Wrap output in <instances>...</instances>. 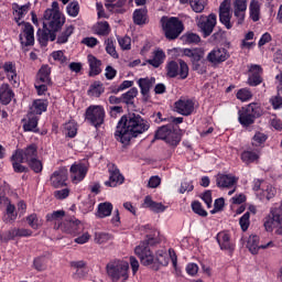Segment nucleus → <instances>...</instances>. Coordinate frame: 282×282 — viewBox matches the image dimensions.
Segmentation results:
<instances>
[{
	"instance_id": "1",
	"label": "nucleus",
	"mask_w": 282,
	"mask_h": 282,
	"mask_svg": "<svg viewBox=\"0 0 282 282\" xmlns=\"http://www.w3.org/2000/svg\"><path fill=\"white\" fill-rule=\"evenodd\" d=\"M160 243V231L153 230L152 234L147 235V239L141 241L139 246L135 247L134 253L139 257L141 264L151 268L158 272L161 265L166 267L169 262L172 261L173 268H177V254L173 249L166 251H158L156 256H153L151 247L158 246Z\"/></svg>"
},
{
	"instance_id": "2",
	"label": "nucleus",
	"mask_w": 282,
	"mask_h": 282,
	"mask_svg": "<svg viewBox=\"0 0 282 282\" xmlns=\"http://www.w3.org/2000/svg\"><path fill=\"white\" fill-rule=\"evenodd\" d=\"M148 129H151V123L142 116L135 112L123 115L117 123L115 138L127 147L132 138L147 133Z\"/></svg>"
},
{
	"instance_id": "3",
	"label": "nucleus",
	"mask_w": 282,
	"mask_h": 282,
	"mask_svg": "<svg viewBox=\"0 0 282 282\" xmlns=\"http://www.w3.org/2000/svg\"><path fill=\"white\" fill-rule=\"evenodd\" d=\"M106 272L111 281H127L129 279V262L121 259L110 260L106 265Z\"/></svg>"
},
{
	"instance_id": "4",
	"label": "nucleus",
	"mask_w": 282,
	"mask_h": 282,
	"mask_svg": "<svg viewBox=\"0 0 282 282\" xmlns=\"http://www.w3.org/2000/svg\"><path fill=\"white\" fill-rule=\"evenodd\" d=\"M163 32L169 41H175L184 32V23L180 18H162L161 19Z\"/></svg>"
},
{
	"instance_id": "5",
	"label": "nucleus",
	"mask_w": 282,
	"mask_h": 282,
	"mask_svg": "<svg viewBox=\"0 0 282 282\" xmlns=\"http://www.w3.org/2000/svg\"><path fill=\"white\" fill-rule=\"evenodd\" d=\"M165 69L167 78L178 77V80H186L188 78V64L182 58L169 62Z\"/></svg>"
},
{
	"instance_id": "6",
	"label": "nucleus",
	"mask_w": 282,
	"mask_h": 282,
	"mask_svg": "<svg viewBox=\"0 0 282 282\" xmlns=\"http://www.w3.org/2000/svg\"><path fill=\"white\" fill-rule=\"evenodd\" d=\"M85 120L95 129L105 124V108L102 106H89L85 111Z\"/></svg>"
},
{
	"instance_id": "7",
	"label": "nucleus",
	"mask_w": 282,
	"mask_h": 282,
	"mask_svg": "<svg viewBox=\"0 0 282 282\" xmlns=\"http://www.w3.org/2000/svg\"><path fill=\"white\" fill-rule=\"evenodd\" d=\"M45 21H48V30L51 32H58L65 25V17L61 14V11H54L46 9L44 12Z\"/></svg>"
},
{
	"instance_id": "8",
	"label": "nucleus",
	"mask_w": 282,
	"mask_h": 282,
	"mask_svg": "<svg viewBox=\"0 0 282 282\" xmlns=\"http://www.w3.org/2000/svg\"><path fill=\"white\" fill-rule=\"evenodd\" d=\"M197 25L204 36V39L210 36L217 25V14L210 13L209 15H200Z\"/></svg>"
},
{
	"instance_id": "9",
	"label": "nucleus",
	"mask_w": 282,
	"mask_h": 282,
	"mask_svg": "<svg viewBox=\"0 0 282 282\" xmlns=\"http://www.w3.org/2000/svg\"><path fill=\"white\" fill-rule=\"evenodd\" d=\"M54 230H62V232H66L67 235H80L83 232V224L78 219H66L63 224L55 225Z\"/></svg>"
},
{
	"instance_id": "10",
	"label": "nucleus",
	"mask_w": 282,
	"mask_h": 282,
	"mask_svg": "<svg viewBox=\"0 0 282 282\" xmlns=\"http://www.w3.org/2000/svg\"><path fill=\"white\" fill-rule=\"evenodd\" d=\"M22 31L19 34V41L22 47H32L34 45V26L30 22L22 21Z\"/></svg>"
},
{
	"instance_id": "11",
	"label": "nucleus",
	"mask_w": 282,
	"mask_h": 282,
	"mask_svg": "<svg viewBox=\"0 0 282 282\" xmlns=\"http://www.w3.org/2000/svg\"><path fill=\"white\" fill-rule=\"evenodd\" d=\"M216 241L220 250H224L227 252V254H229V257H232L236 245L234 243L232 239H230V235H228L226 231H220L216 237Z\"/></svg>"
},
{
	"instance_id": "12",
	"label": "nucleus",
	"mask_w": 282,
	"mask_h": 282,
	"mask_svg": "<svg viewBox=\"0 0 282 282\" xmlns=\"http://www.w3.org/2000/svg\"><path fill=\"white\" fill-rule=\"evenodd\" d=\"M263 68L261 65L253 64L249 67V76L247 79V85L249 87H259L263 83Z\"/></svg>"
},
{
	"instance_id": "13",
	"label": "nucleus",
	"mask_w": 282,
	"mask_h": 282,
	"mask_svg": "<svg viewBox=\"0 0 282 282\" xmlns=\"http://www.w3.org/2000/svg\"><path fill=\"white\" fill-rule=\"evenodd\" d=\"M17 237H32V230L25 228H13L7 231L6 234H0L1 243H8V241H14Z\"/></svg>"
},
{
	"instance_id": "14",
	"label": "nucleus",
	"mask_w": 282,
	"mask_h": 282,
	"mask_svg": "<svg viewBox=\"0 0 282 282\" xmlns=\"http://www.w3.org/2000/svg\"><path fill=\"white\" fill-rule=\"evenodd\" d=\"M174 109L181 116H191L195 111V102L192 99L181 98L175 101Z\"/></svg>"
},
{
	"instance_id": "15",
	"label": "nucleus",
	"mask_w": 282,
	"mask_h": 282,
	"mask_svg": "<svg viewBox=\"0 0 282 282\" xmlns=\"http://www.w3.org/2000/svg\"><path fill=\"white\" fill-rule=\"evenodd\" d=\"M68 172L66 167H59L51 175V186L54 188H63L67 186Z\"/></svg>"
},
{
	"instance_id": "16",
	"label": "nucleus",
	"mask_w": 282,
	"mask_h": 282,
	"mask_svg": "<svg viewBox=\"0 0 282 282\" xmlns=\"http://www.w3.org/2000/svg\"><path fill=\"white\" fill-rule=\"evenodd\" d=\"M138 85L141 89L143 102H149L151 100V89L155 85V77L140 78Z\"/></svg>"
},
{
	"instance_id": "17",
	"label": "nucleus",
	"mask_w": 282,
	"mask_h": 282,
	"mask_svg": "<svg viewBox=\"0 0 282 282\" xmlns=\"http://www.w3.org/2000/svg\"><path fill=\"white\" fill-rule=\"evenodd\" d=\"M231 19L230 3L228 0H224L219 6V21L227 30H232V22H230Z\"/></svg>"
},
{
	"instance_id": "18",
	"label": "nucleus",
	"mask_w": 282,
	"mask_h": 282,
	"mask_svg": "<svg viewBox=\"0 0 282 282\" xmlns=\"http://www.w3.org/2000/svg\"><path fill=\"white\" fill-rule=\"evenodd\" d=\"M70 180L73 184H80L87 177V165L85 163L73 164L70 166Z\"/></svg>"
},
{
	"instance_id": "19",
	"label": "nucleus",
	"mask_w": 282,
	"mask_h": 282,
	"mask_svg": "<svg viewBox=\"0 0 282 282\" xmlns=\"http://www.w3.org/2000/svg\"><path fill=\"white\" fill-rule=\"evenodd\" d=\"M273 247H274L273 241H269L265 245H259V236L257 235L249 236L247 241V248L249 252H251V254H259V250H265L268 248H273Z\"/></svg>"
},
{
	"instance_id": "20",
	"label": "nucleus",
	"mask_w": 282,
	"mask_h": 282,
	"mask_svg": "<svg viewBox=\"0 0 282 282\" xmlns=\"http://www.w3.org/2000/svg\"><path fill=\"white\" fill-rule=\"evenodd\" d=\"M14 153L19 155L25 163L39 158V147L36 143H31L26 148L15 150Z\"/></svg>"
},
{
	"instance_id": "21",
	"label": "nucleus",
	"mask_w": 282,
	"mask_h": 282,
	"mask_svg": "<svg viewBox=\"0 0 282 282\" xmlns=\"http://www.w3.org/2000/svg\"><path fill=\"white\" fill-rule=\"evenodd\" d=\"M108 173L109 180L105 182V186L116 188V186L124 183V176L120 173V170L116 165L110 166Z\"/></svg>"
},
{
	"instance_id": "22",
	"label": "nucleus",
	"mask_w": 282,
	"mask_h": 282,
	"mask_svg": "<svg viewBox=\"0 0 282 282\" xmlns=\"http://www.w3.org/2000/svg\"><path fill=\"white\" fill-rule=\"evenodd\" d=\"M30 8H32V3L30 2L24 6H21L17 2L12 3V14L14 17L15 23L19 26L23 25V21L21 22V20L24 19L25 14L30 12Z\"/></svg>"
},
{
	"instance_id": "23",
	"label": "nucleus",
	"mask_w": 282,
	"mask_h": 282,
	"mask_svg": "<svg viewBox=\"0 0 282 282\" xmlns=\"http://www.w3.org/2000/svg\"><path fill=\"white\" fill-rule=\"evenodd\" d=\"M246 10H248V0H235L234 15L238 20V25H242L246 21Z\"/></svg>"
},
{
	"instance_id": "24",
	"label": "nucleus",
	"mask_w": 282,
	"mask_h": 282,
	"mask_svg": "<svg viewBox=\"0 0 282 282\" xmlns=\"http://www.w3.org/2000/svg\"><path fill=\"white\" fill-rule=\"evenodd\" d=\"M239 178L232 174H218L216 176V186L218 188H230L237 184Z\"/></svg>"
},
{
	"instance_id": "25",
	"label": "nucleus",
	"mask_w": 282,
	"mask_h": 282,
	"mask_svg": "<svg viewBox=\"0 0 282 282\" xmlns=\"http://www.w3.org/2000/svg\"><path fill=\"white\" fill-rule=\"evenodd\" d=\"M229 57L228 50L215 48L207 55V61H209V63H224L228 61Z\"/></svg>"
},
{
	"instance_id": "26",
	"label": "nucleus",
	"mask_w": 282,
	"mask_h": 282,
	"mask_svg": "<svg viewBox=\"0 0 282 282\" xmlns=\"http://www.w3.org/2000/svg\"><path fill=\"white\" fill-rule=\"evenodd\" d=\"M182 54L183 56H187V58H191V63L204 61V56H205L204 48L202 47L183 48Z\"/></svg>"
},
{
	"instance_id": "27",
	"label": "nucleus",
	"mask_w": 282,
	"mask_h": 282,
	"mask_svg": "<svg viewBox=\"0 0 282 282\" xmlns=\"http://www.w3.org/2000/svg\"><path fill=\"white\" fill-rule=\"evenodd\" d=\"M51 74L52 68L48 65H43L35 76V83L52 85V77H50Z\"/></svg>"
},
{
	"instance_id": "28",
	"label": "nucleus",
	"mask_w": 282,
	"mask_h": 282,
	"mask_svg": "<svg viewBox=\"0 0 282 282\" xmlns=\"http://www.w3.org/2000/svg\"><path fill=\"white\" fill-rule=\"evenodd\" d=\"M138 97V88L132 87L121 95V101L128 109H135V98Z\"/></svg>"
},
{
	"instance_id": "29",
	"label": "nucleus",
	"mask_w": 282,
	"mask_h": 282,
	"mask_svg": "<svg viewBox=\"0 0 282 282\" xmlns=\"http://www.w3.org/2000/svg\"><path fill=\"white\" fill-rule=\"evenodd\" d=\"M88 65H89V76H98L99 74L102 73V62L98 59L96 56L89 54L87 56Z\"/></svg>"
},
{
	"instance_id": "30",
	"label": "nucleus",
	"mask_w": 282,
	"mask_h": 282,
	"mask_svg": "<svg viewBox=\"0 0 282 282\" xmlns=\"http://www.w3.org/2000/svg\"><path fill=\"white\" fill-rule=\"evenodd\" d=\"M165 142L166 144H170V147H177V144L182 142V130L175 126H172V129L170 130Z\"/></svg>"
},
{
	"instance_id": "31",
	"label": "nucleus",
	"mask_w": 282,
	"mask_h": 282,
	"mask_svg": "<svg viewBox=\"0 0 282 282\" xmlns=\"http://www.w3.org/2000/svg\"><path fill=\"white\" fill-rule=\"evenodd\" d=\"M23 163H25V161L23 159H21L19 154L13 152V154L11 155V164H12V169H13L14 173H29L30 172V169L28 166L23 165Z\"/></svg>"
},
{
	"instance_id": "32",
	"label": "nucleus",
	"mask_w": 282,
	"mask_h": 282,
	"mask_svg": "<svg viewBox=\"0 0 282 282\" xmlns=\"http://www.w3.org/2000/svg\"><path fill=\"white\" fill-rule=\"evenodd\" d=\"M14 98V91L10 88L9 84H2L0 86V102L2 105H10Z\"/></svg>"
},
{
	"instance_id": "33",
	"label": "nucleus",
	"mask_w": 282,
	"mask_h": 282,
	"mask_svg": "<svg viewBox=\"0 0 282 282\" xmlns=\"http://www.w3.org/2000/svg\"><path fill=\"white\" fill-rule=\"evenodd\" d=\"M144 206L145 208H150L152 213H164V210H166V206H164L162 203L153 200L151 196H145Z\"/></svg>"
},
{
	"instance_id": "34",
	"label": "nucleus",
	"mask_w": 282,
	"mask_h": 282,
	"mask_svg": "<svg viewBox=\"0 0 282 282\" xmlns=\"http://www.w3.org/2000/svg\"><path fill=\"white\" fill-rule=\"evenodd\" d=\"M47 107H50L47 99H35L33 101L32 111L36 116H41L43 112L47 111Z\"/></svg>"
},
{
	"instance_id": "35",
	"label": "nucleus",
	"mask_w": 282,
	"mask_h": 282,
	"mask_svg": "<svg viewBox=\"0 0 282 282\" xmlns=\"http://www.w3.org/2000/svg\"><path fill=\"white\" fill-rule=\"evenodd\" d=\"M37 41L42 47H47V42L50 41V29H47V23L43 22V30H37Z\"/></svg>"
},
{
	"instance_id": "36",
	"label": "nucleus",
	"mask_w": 282,
	"mask_h": 282,
	"mask_svg": "<svg viewBox=\"0 0 282 282\" xmlns=\"http://www.w3.org/2000/svg\"><path fill=\"white\" fill-rule=\"evenodd\" d=\"M148 10L147 8H142V9H137L133 12V23L135 25H144L147 24V14H148Z\"/></svg>"
},
{
	"instance_id": "37",
	"label": "nucleus",
	"mask_w": 282,
	"mask_h": 282,
	"mask_svg": "<svg viewBox=\"0 0 282 282\" xmlns=\"http://www.w3.org/2000/svg\"><path fill=\"white\" fill-rule=\"evenodd\" d=\"M10 83H17V65L13 62H6L2 66Z\"/></svg>"
},
{
	"instance_id": "38",
	"label": "nucleus",
	"mask_w": 282,
	"mask_h": 282,
	"mask_svg": "<svg viewBox=\"0 0 282 282\" xmlns=\"http://www.w3.org/2000/svg\"><path fill=\"white\" fill-rule=\"evenodd\" d=\"M181 41L185 45H197L202 42V37L197 33L187 32L181 36Z\"/></svg>"
},
{
	"instance_id": "39",
	"label": "nucleus",
	"mask_w": 282,
	"mask_h": 282,
	"mask_svg": "<svg viewBox=\"0 0 282 282\" xmlns=\"http://www.w3.org/2000/svg\"><path fill=\"white\" fill-rule=\"evenodd\" d=\"M113 210V205L111 203H100L98 205L97 217L99 219H105V217H109L111 212Z\"/></svg>"
},
{
	"instance_id": "40",
	"label": "nucleus",
	"mask_w": 282,
	"mask_h": 282,
	"mask_svg": "<svg viewBox=\"0 0 282 282\" xmlns=\"http://www.w3.org/2000/svg\"><path fill=\"white\" fill-rule=\"evenodd\" d=\"M250 10V19L257 23L259 19H261V6L259 4V1L252 0L249 6Z\"/></svg>"
},
{
	"instance_id": "41",
	"label": "nucleus",
	"mask_w": 282,
	"mask_h": 282,
	"mask_svg": "<svg viewBox=\"0 0 282 282\" xmlns=\"http://www.w3.org/2000/svg\"><path fill=\"white\" fill-rule=\"evenodd\" d=\"M171 129H173V124H165L158 128L154 140H163L165 142L166 138H169V133H171Z\"/></svg>"
},
{
	"instance_id": "42",
	"label": "nucleus",
	"mask_w": 282,
	"mask_h": 282,
	"mask_svg": "<svg viewBox=\"0 0 282 282\" xmlns=\"http://www.w3.org/2000/svg\"><path fill=\"white\" fill-rule=\"evenodd\" d=\"M105 94V86H102V83L95 82L90 85L88 89V96H94L95 98H100Z\"/></svg>"
},
{
	"instance_id": "43",
	"label": "nucleus",
	"mask_w": 282,
	"mask_h": 282,
	"mask_svg": "<svg viewBox=\"0 0 282 282\" xmlns=\"http://www.w3.org/2000/svg\"><path fill=\"white\" fill-rule=\"evenodd\" d=\"M63 217H65V210H55L46 215V221H51L54 226H58V224H63Z\"/></svg>"
},
{
	"instance_id": "44",
	"label": "nucleus",
	"mask_w": 282,
	"mask_h": 282,
	"mask_svg": "<svg viewBox=\"0 0 282 282\" xmlns=\"http://www.w3.org/2000/svg\"><path fill=\"white\" fill-rule=\"evenodd\" d=\"M238 120L242 127H250V124H254V118L252 115H249L246 110L239 111Z\"/></svg>"
},
{
	"instance_id": "45",
	"label": "nucleus",
	"mask_w": 282,
	"mask_h": 282,
	"mask_svg": "<svg viewBox=\"0 0 282 282\" xmlns=\"http://www.w3.org/2000/svg\"><path fill=\"white\" fill-rule=\"evenodd\" d=\"M64 133L67 138H76L78 133V126L74 121L64 123Z\"/></svg>"
},
{
	"instance_id": "46",
	"label": "nucleus",
	"mask_w": 282,
	"mask_h": 282,
	"mask_svg": "<svg viewBox=\"0 0 282 282\" xmlns=\"http://www.w3.org/2000/svg\"><path fill=\"white\" fill-rule=\"evenodd\" d=\"M245 111L254 118H261L263 116V110H261V106L257 102L249 104Z\"/></svg>"
},
{
	"instance_id": "47",
	"label": "nucleus",
	"mask_w": 282,
	"mask_h": 282,
	"mask_svg": "<svg viewBox=\"0 0 282 282\" xmlns=\"http://www.w3.org/2000/svg\"><path fill=\"white\" fill-rule=\"evenodd\" d=\"M109 32H111V28L107 21L99 22L95 26V34H98V36H108Z\"/></svg>"
},
{
	"instance_id": "48",
	"label": "nucleus",
	"mask_w": 282,
	"mask_h": 282,
	"mask_svg": "<svg viewBox=\"0 0 282 282\" xmlns=\"http://www.w3.org/2000/svg\"><path fill=\"white\" fill-rule=\"evenodd\" d=\"M74 34V25H69L57 36V44L63 45L69 41V36Z\"/></svg>"
},
{
	"instance_id": "49",
	"label": "nucleus",
	"mask_w": 282,
	"mask_h": 282,
	"mask_svg": "<svg viewBox=\"0 0 282 282\" xmlns=\"http://www.w3.org/2000/svg\"><path fill=\"white\" fill-rule=\"evenodd\" d=\"M240 158L245 164H252V162H257V160H259V154L254 151L247 150L241 153Z\"/></svg>"
},
{
	"instance_id": "50",
	"label": "nucleus",
	"mask_w": 282,
	"mask_h": 282,
	"mask_svg": "<svg viewBox=\"0 0 282 282\" xmlns=\"http://www.w3.org/2000/svg\"><path fill=\"white\" fill-rule=\"evenodd\" d=\"M189 6L193 10V12H196L197 14L204 12L206 9V6H208V2L206 0H189Z\"/></svg>"
},
{
	"instance_id": "51",
	"label": "nucleus",
	"mask_w": 282,
	"mask_h": 282,
	"mask_svg": "<svg viewBox=\"0 0 282 282\" xmlns=\"http://www.w3.org/2000/svg\"><path fill=\"white\" fill-rule=\"evenodd\" d=\"M0 202H7V215L9 217V221H14V219H17V213H14V210H17V207H14V205H12L10 203V200H8V197L6 196H0Z\"/></svg>"
},
{
	"instance_id": "52",
	"label": "nucleus",
	"mask_w": 282,
	"mask_h": 282,
	"mask_svg": "<svg viewBox=\"0 0 282 282\" xmlns=\"http://www.w3.org/2000/svg\"><path fill=\"white\" fill-rule=\"evenodd\" d=\"M26 164L33 173H43V162L39 160V156L28 161Z\"/></svg>"
},
{
	"instance_id": "53",
	"label": "nucleus",
	"mask_w": 282,
	"mask_h": 282,
	"mask_svg": "<svg viewBox=\"0 0 282 282\" xmlns=\"http://www.w3.org/2000/svg\"><path fill=\"white\" fill-rule=\"evenodd\" d=\"M66 12L68 17H73V18L78 17L80 12V4H78V1H73L68 3V6L66 7Z\"/></svg>"
},
{
	"instance_id": "54",
	"label": "nucleus",
	"mask_w": 282,
	"mask_h": 282,
	"mask_svg": "<svg viewBox=\"0 0 282 282\" xmlns=\"http://www.w3.org/2000/svg\"><path fill=\"white\" fill-rule=\"evenodd\" d=\"M193 72H197V74L204 75L207 72L206 59H200L198 62H192Z\"/></svg>"
},
{
	"instance_id": "55",
	"label": "nucleus",
	"mask_w": 282,
	"mask_h": 282,
	"mask_svg": "<svg viewBox=\"0 0 282 282\" xmlns=\"http://www.w3.org/2000/svg\"><path fill=\"white\" fill-rule=\"evenodd\" d=\"M36 127H39V119L36 117L29 118V120L23 124L24 131H33L36 133Z\"/></svg>"
},
{
	"instance_id": "56",
	"label": "nucleus",
	"mask_w": 282,
	"mask_h": 282,
	"mask_svg": "<svg viewBox=\"0 0 282 282\" xmlns=\"http://www.w3.org/2000/svg\"><path fill=\"white\" fill-rule=\"evenodd\" d=\"M26 221H28L30 228H32L33 230H39L40 226L43 225L36 214L29 215L26 217Z\"/></svg>"
},
{
	"instance_id": "57",
	"label": "nucleus",
	"mask_w": 282,
	"mask_h": 282,
	"mask_svg": "<svg viewBox=\"0 0 282 282\" xmlns=\"http://www.w3.org/2000/svg\"><path fill=\"white\" fill-rule=\"evenodd\" d=\"M236 97L238 100H241V102H248V100H251L252 98V91L248 88H241L238 90Z\"/></svg>"
},
{
	"instance_id": "58",
	"label": "nucleus",
	"mask_w": 282,
	"mask_h": 282,
	"mask_svg": "<svg viewBox=\"0 0 282 282\" xmlns=\"http://www.w3.org/2000/svg\"><path fill=\"white\" fill-rule=\"evenodd\" d=\"M33 265L35 270H37L39 272H43V270L47 268V258H45L44 256L35 258L33 261Z\"/></svg>"
},
{
	"instance_id": "59",
	"label": "nucleus",
	"mask_w": 282,
	"mask_h": 282,
	"mask_svg": "<svg viewBox=\"0 0 282 282\" xmlns=\"http://www.w3.org/2000/svg\"><path fill=\"white\" fill-rule=\"evenodd\" d=\"M192 210L193 213H195V215H199V217H208V212L204 209L199 200H195L192 203Z\"/></svg>"
},
{
	"instance_id": "60",
	"label": "nucleus",
	"mask_w": 282,
	"mask_h": 282,
	"mask_svg": "<svg viewBox=\"0 0 282 282\" xmlns=\"http://www.w3.org/2000/svg\"><path fill=\"white\" fill-rule=\"evenodd\" d=\"M105 43H106V52H107V54L112 56V58H118V52L116 51V45L113 44V39L108 37L105 41Z\"/></svg>"
},
{
	"instance_id": "61",
	"label": "nucleus",
	"mask_w": 282,
	"mask_h": 282,
	"mask_svg": "<svg viewBox=\"0 0 282 282\" xmlns=\"http://www.w3.org/2000/svg\"><path fill=\"white\" fill-rule=\"evenodd\" d=\"M282 86H278V95L274 97H271L270 102L273 107V109H281L282 106Z\"/></svg>"
},
{
	"instance_id": "62",
	"label": "nucleus",
	"mask_w": 282,
	"mask_h": 282,
	"mask_svg": "<svg viewBox=\"0 0 282 282\" xmlns=\"http://www.w3.org/2000/svg\"><path fill=\"white\" fill-rule=\"evenodd\" d=\"M111 241V234L107 232H95V243H107Z\"/></svg>"
},
{
	"instance_id": "63",
	"label": "nucleus",
	"mask_w": 282,
	"mask_h": 282,
	"mask_svg": "<svg viewBox=\"0 0 282 282\" xmlns=\"http://www.w3.org/2000/svg\"><path fill=\"white\" fill-rule=\"evenodd\" d=\"M239 225H240L242 232H246V230H248V228H250V212L245 213L240 217Z\"/></svg>"
},
{
	"instance_id": "64",
	"label": "nucleus",
	"mask_w": 282,
	"mask_h": 282,
	"mask_svg": "<svg viewBox=\"0 0 282 282\" xmlns=\"http://www.w3.org/2000/svg\"><path fill=\"white\" fill-rule=\"evenodd\" d=\"M51 56L54 61L61 63V65H67V56H65L63 51H55L51 54Z\"/></svg>"
}]
</instances>
